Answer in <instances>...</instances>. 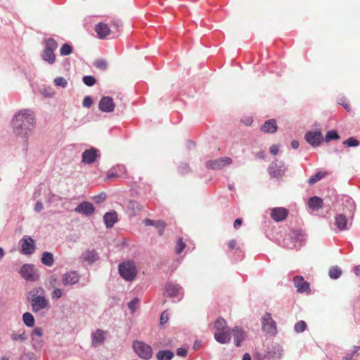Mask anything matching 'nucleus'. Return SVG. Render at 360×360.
Instances as JSON below:
<instances>
[{
	"mask_svg": "<svg viewBox=\"0 0 360 360\" xmlns=\"http://www.w3.org/2000/svg\"><path fill=\"white\" fill-rule=\"evenodd\" d=\"M22 321L27 327H32L34 325V318L30 312H25L22 315Z\"/></svg>",
	"mask_w": 360,
	"mask_h": 360,
	"instance_id": "obj_37",
	"label": "nucleus"
},
{
	"mask_svg": "<svg viewBox=\"0 0 360 360\" xmlns=\"http://www.w3.org/2000/svg\"><path fill=\"white\" fill-rule=\"evenodd\" d=\"M185 247H186V245L183 242L182 238H179L178 239L176 245V252L177 254H180L184 250Z\"/></svg>",
	"mask_w": 360,
	"mask_h": 360,
	"instance_id": "obj_49",
	"label": "nucleus"
},
{
	"mask_svg": "<svg viewBox=\"0 0 360 360\" xmlns=\"http://www.w3.org/2000/svg\"><path fill=\"white\" fill-rule=\"evenodd\" d=\"M141 204L136 200H130L127 205V210L130 216H135L141 210Z\"/></svg>",
	"mask_w": 360,
	"mask_h": 360,
	"instance_id": "obj_26",
	"label": "nucleus"
},
{
	"mask_svg": "<svg viewBox=\"0 0 360 360\" xmlns=\"http://www.w3.org/2000/svg\"><path fill=\"white\" fill-rule=\"evenodd\" d=\"M82 258L86 262L93 263L98 259V255L97 252L94 250H86L83 253Z\"/></svg>",
	"mask_w": 360,
	"mask_h": 360,
	"instance_id": "obj_31",
	"label": "nucleus"
},
{
	"mask_svg": "<svg viewBox=\"0 0 360 360\" xmlns=\"http://www.w3.org/2000/svg\"><path fill=\"white\" fill-rule=\"evenodd\" d=\"M44 209V205L41 202L37 201L34 206V211L37 212H41Z\"/></svg>",
	"mask_w": 360,
	"mask_h": 360,
	"instance_id": "obj_60",
	"label": "nucleus"
},
{
	"mask_svg": "<svg viewBox=\"0 0 360 360\" xmlns=\"http://www.w3.org/2000/svg\"><path fill=\"white\" fill-rule=\"evenodd\" d=\"M326 175H327V172H322V171L318 172L316 174H315L314 175L311 176L309 179L308 183L310 185H313L315 183L318 182L319 181L321 180Z\"/></svg>",
	"mask_w": 360,
	"mask_h": 360,
	"instance_id": "obj_36",
	"label": "nucleus"
},
{
	"mask_svg": "<svg viewBox=\"0 0 360 360\" xmlns=\"http://www.w3.org/2000/svg\"><path fill=\"white\" fill-rule=\"evenodd\" d=\"M28 300L34 313L49 308V301L46 297V291L42 287L34 288L30 290Z\"/></svg>",
	"mask_w": 360,
	"mask_h": 360,
	"instance_id": "obj_2",
	"label": "nucleus"
},
{
	"mask_svg": "<svg viewBox=\"0 0 360 360\" xmlns=\"http://www.w3.org/2000/svg\"><path fill=\"white\" fill-rule=\"evenodd\" d=\"M231 162L232 160L230 158L225 157L214 160H208L205 163V167L210 169H221Z\"/></svg>",
	"mask_w": 360,
	"mask_h": 360,
	"instance_id": "obj_8",
	"label": "nucleus"
},
{
	"mask_svg": "<svg viewBox=\"0 0 360 360\" xmlns=\"http://www.w3.org/2000/svg\"><path fill=\"white\" fill-rule=\"evenodd\" d=\"M107 332L101 329H97L91 333V345L94 347H97L102 345L106 338Z\"/></svg>",
	"mask_w": 360,
	"mask_h": 360,
	"instance_id": "obj_12",
	"label": "nucleus"
},
{
	"mask_svg": "<svg viewBox=\"0 0 360 360\" xmlns=\"http://www.w3.org/2000/svg\"><path fill=\"white\" fill-rule=\"evenodd\" d=\"M233 253L237 256L236 258V260H241L244 257V252L239 247L236 248Z\"/></svg>",
	"mask_w": 360,
	"mask_h": 360,
	"instance_id": "obj_55",
	"label": "nucleus"
},
{
	"mask_svg": "<svg viewBox=\"0 0 360 360\" xmlns=\"http://www.w3.org/2000/svg\"><path fill=\"white\" fill-rule=\"evenodd\" d=\"M41 261L42 264L47 266H53L54 262L53 254L49 252H44L42 254Z\"/></svg>",
	"mask_w": 360,
	"mask_h": 360,
	"instance_id": "obj_34",
	"label": "nucleus"
},
{
	"mask_svg": "<svg viewBox=\"0 0 360 360\" xmlns=\"http://www.w3.org/2000/svg\"><path fill=\"white\" fill-rule=\"evenodd\" d=\"M278 146L277 145H273L271 146L270 148V153L275 155L278 153Z\"/></svg>",
	"mask_w": 360,
	"mask_h": 360,
	"instance_id": "obj_62",
	"label": "nucleus"
},
{
	"mask_svg": "<svg viewBox=\"0 0 360 360\" xmlns=\"http://www.w3.org/2000/svg\"><path fill=\"white\" fill-rule=\"evenodd\" d=\"M165 292L167 296L176 298L179 301L183 297V288L176 283H167L165 286Z\"/></svg>",
	"mask_w": 360,
	"mask_h": 360,
	"instance_id": "obj_7",
	"label": "nucleus"
},
{
	"mask_svg": "<svg viewBox=\"0 0 360 360\" xmlns=\"http://www.w3.org/2000/svg\"><path fill=\"white\" fill-rule=\"evenodd\" d=\"M309 208L313 210H318L323 207V200L317 196L311 197L308 200Z\"/></svg>",
	"mask_w": 360,
	"mask_h": 360,
	"instance_id": "obj_29",
	"label": "nucleus"
},
{
	"mask_svg": "<svg viewBox=\"0 0 360 360\" xmlns=\"http://www.w3.org/2000/svg\"><path fill=\"white\" fill-rule=\"evenodd\" d=\"M234 338V344L236 347H240L242 342L246 338V333L240 327H235L231 332V335Z\"/></svg>",
	"mask_w": 360,
	"mask_h": 360,
	"instance_id": "obj_20",
	"label": "nucleus"
},
{
	"mask_svg": "<svg viewBox=\"0 0 360 360\" xmlns=\"http://www.w3.org/2000/svg\"><path fill=\"white\" fill-rule=\"evenodd\" d=\"M340 138L338 132L335 130H331L327 132L326 136V141L328 142L331 140H337Z\"/></svg>",
	"mask_w": 360,
	"mask_h": 360,
	"instance_id": "obj_43",
	"label": "nucleus"
},
{
	"mask_svg": "<svg viewBox=\"0 0 360 360\" xmlns=\"http://www.w3.org/2000/svg\"><path fill=\"white\" fill-rule=\"evenodd\" d=\"M286 168L283 162H274L269 167V172L272 177H279L285 172Z\"/></svg>",
	"mask_w": 360,
	"mask_h": 360,
	"instance_id": "obj_11",
	"label": "nucleus"
},
{
	"mask_svg": "<svg viewBox=\"0 0 360 360\" xmlns=\"http://www.w3.org/2000/svg\"><path fill=\"white\" fill-rule=\"evenodd\" d=\"M144 224L146 226H154L158 229V233L160 236H162L164 232V229L165 227V223L163 221L158 220L154 221L150 219H146L144 220Z\"/></svg>",
	"mask_w": 360,
	"mask_h": 360,
	"instance_id": "obj_25",
	"label": "nucleus"
},
{
	"mask_svg": "<svg viewBox=\"0 0 360 360\" xmlns=\"http://www.w3.org/2000/svg\"><path fill=\"white\" fill-rule=\"evenodd\" d=\"M283 354V349L281 347L277 345L273 348L272 351L269 352V358L271 359H279Z\"/></svg>",
	"mask_w": 360,
	"mask_h": 360,
	"instance_id": "obj_35",
	"label": "nucleus"
},
{
	"mask_svg": "<svg viewBox=\"0 0 360 360\" xmlns=\"http://www.w3.org/2000/svg\"><path fill=\"white\" fill-rule=\"evenodd\" d=\"M54 84L56 86H61L63 88H65L68 86L67 80L62 77H56L54 79Z\"/></svg>",
	"mask_w": 360,
	"mask_h": 360,
	"instance_id": "obj_46",
	"label": "nucleus"
},
{
	"mask_svg": "<svg viewBox=\"0 0 360 360\" xmlns=\"http://www.w3.org/2000/svg\"><path fill=\"white\" fill-rule=\"evenodd\" d=\"M58 47V44L53 38H49L45 40V48L49 50L55 51Z\"/></svg>",
	"mask_w": 360,
	"mask_h": 360,
	"instance_id": "obj_40",
	"label": "nucleus"
},
{
	"mask_svg": "<svg viewBox=\"0 0 360 360\" xmlns=\"http://www.w3.org/2000/svg\"><path fill=\"white\" fill-rule=\"evenodd\" d=\"M229 250L230 251H235L236 248L238 247L236 246V241L235 240H231L228 243Z\"/></svg>",
	"mask_w": 360,
	"mask_h": 360,
	"instance_id": "obj_59",
	"label": "nucleus"
},
{
	"mask_svg": "<svg viewBox=\"0 0 360 360\" xmlns=\"http://www.w3.org/2000/svg\"><path fill=\"white\" fill-rule=\"evenodd\" d=\"M34 115L30 109L18 111L11 120L13 133L18 136L27 138L34 129Z\"/></svg>",
	"mask_w": 360,
	"mask_h": 360,
	"instance_id": "obj_1",
	"label": "nucleus"
},
{
	"mask_svg": "<svg viewBox=\"0 0 360 360\" xmlns=\"http://www.w3.org/2000/svg\"><path fill=\"white\" fill-rule=\"evenodd\" d=\"M261 131L264 133H274L277 131V124L275 120H266L261 127Z\"/></svg>",
	"mask_w": 360,
	"mask_h": 360,
	"instance_id": "obj_24",
	"label": "nucleus"
},
{
	"mask_svg": "<svg viewBox=\"0 0 360 360\" xmlns=\"http://www.w3.org/2000/svg\"><path fill=\"white\" fill-rule=\"evenodd\" d=\"M293 282L298 292H309L310 291L309 283L304 281L302 276H295L293 278Z\"/></svg>",
	"mask_w": 360,
	"mask_h": 360,
	"instance_id": "obj_18",
	"label": "nucleus"
},
{
	"mask_svg": "<svg viewBox=\"0 0 360 360\" xmlns=\"http://www.w3.org/2000/svg\"><path fill=\"white\" fill-rule=\"evenodd\" d=\"M305 139L311 146L316 147L323 141V136L319 131H308L305 134Z\"/></svg>",
	"mask_w": 360,
	"mask_h": 360,
	"instance_id": "obj_14",
	"label": "nucleus"
},
{
	"mask_svg": "<svg viewBox=\"0 0 360 360\" xmlns=\"http://www.w3.org/2000/svg\"><path fill=\"white\" fill-rule=\"evenodd\" d=\"M118 271L120 276L127 281H132L137 275V269L132 261H124L119 264Z\"/></svg>",
	"mask_w": 360,
	"mask_h": 360,
	"instance_id": "obj_3",
	"label": "nucleus"
},
{
	"mask_svg": "<svg viewBox=\"0 0 360 360\" xmlns=\"http://www.w3.org/2000/svg\"><path fill=\"white\" fill-rule=\"evenodd\" d=\"M168 320H169V314L167 311H165L162 313V314L160 316V324L162 325V324L166 323Z\"/></svg>",
	"mask_w": 360,
	"mask_h": 360,
	"instance_id": "obj_53",
	"label": "nucleus"
},
{
	"mask_svg": "<svg viewBox=\"0 0 360 360\" xmlns=\"http://www.w3.org/2000/svg\"><path fill=\"white\" fill-rule=\"evenodd\" d=\"M158 360H171L174 357V353L171 350H160L157 354Z\"/></svg>",
	"mask_w": 360,
	"mask_h": 360,
	"instance_id": "obj_33",
	"label": "nucleus"
},
{
	"mask_svg": "<svg viewBox=\"0 0 360 360\" xmlns=\"http://www.w3.org/2000/svg\"><path fill=\"white\" fill-rule=\"evenodd\" d=\"M132 346L134 351L141 359L148 360L152 357L153 350L149 345L142 341L134 340Z\"/></svg>",
	"mask_w": 360,
	"mask_h": 360,
	"instance_id": "obj_4",
	"label": "nucleus"
},
{
	"mask_svg": "<svg viewBox=\"0 0 360 360\" xmlns=\"http://www.w3.org/2000/svg\"><path fill=\"white\" fill-rule=\"evenodd\" d=\"M106 198V195L105 193H101L98 195H96L94 197V202H96V203H100V202H103Z\"/></svg>",
	"mask_w": 360,
	"mask_h": 360,
	"instance_id": "obj_54",
	"label": "nucleus"
},
{
	"mask_svg": "<svg viewBox=\"0 0 360 360\" xmlns=\"http://www.w3.org/2000/svg\"><path fill=\"white\" fill-rule=\"evenodd\" d=\"M262 330L270 335H274L277 333L276 321L272 319L270 313H266L262 318Z\"/></svg>",
	"mask_w": 360,
	"mask_h": 360,
	"instance_id": "obj_5",
	"label": "nucleus"
},
{
	"mask_svg": "<svg viewBox=\"0 0 360 360\" xmlns=\"http://www.w3.org/2000/svg\"><path fill=\"white\" fill-rule=\"evenodd\" d=\"M176 354L178 356H185L187 354V350L184 348L181 347L177 349Z\"/></svg>",
	"mask_w": 360,
	"mask_h": 360,
	"instance_id": "obj_61",
	"label": "nucleus"
},
{
	"mask_svg": "<svg viewBox=\"0 0 360 360\" xmlns=\"http://www.w3.org/2000/svg\"><path fill=\"white\" fill-rule=\"evenodd\" d=\"M20 274L27 281H37L39 276L32 264H26L22 266L20 269Z\"/></svg>",
	"mask_w": 360,
	"mask_h": 360,
	"instance_id": "obj_6",
	"label": "nucleus"
},
{
	"mask_svg": "<svg viewBox=\"0 0 360 360\" xmlns=\"http://www.w3.org/2000/svg\"><path fill=\"white\" fill-rule=\"evenodd\" d=\"M140 300L138 298L133 299L131 302H129L128 307L131 312H134L139 304Z\"/></svg>",
	"mask_w": 360,
	"mask_h": 360,
	"instance_id": "obj_47",
	"label": "nucleus"
},
{
	"mask_svg": "<svg viewBox=\"0 0 360 360\" xmlns=\"http://www.w3.org/2000/svg\"><path fill=\"white\" fill-rule=\"evenodd\" d=\"M43 335V330L41 328H35L32 333V342L34 348L40 347L41 340H39Z\"/></svg>",
	"mask_w": 360,
	"mask_h": 360,
	"instance_id": "obj_27",
	"label": "nucleus"
},
{
	"mask_svg": "<svg viewBox=\"0 0 360 360\" xmlns=\"http://www.w3.org/2000/svg\"><path fill=\"white\" fill-rule=\"evenodd\" d=\"M94 65L100 70H106L108 68V63L104 60H98L94 62Z\"/></svg>",
	"mask_w": 360,
	"mask_h": 360,
	"instance_id": "obj_48",
	"label": "nucleus"
},
{
	"mask_svg": "<svg viewBox=\"0 0 360 360\" xmlns=\"http://www.w3.org/2000/svg\"><path fill=\"white\" fill-rule=\"evenodd\" d=\"M72 52V48L68 44H64L60 49L61 56H68Z\"/></svg>",
	"mask_w": 360,
	"mask_h": 360,
	"instance_id": "obj_42",
	"label": "nucleus"
},
{
	"mask_svg": "<svg viewBox=\"0 0 360 360\" xmlns=\"http://www.w3.org/2000/svg\"><path fill=\"white\" fill-rule=\"evenodd\" d=\"M79 279L80 276L79 274L75 271H71L62 276L61 281L65 286H68L77 283Z\"/></svg>",
	"mask_w": 360,
	"mask_h": 360,
	"instance_id": "obj_13",
	"label": "nucleus"
},
{
	"mask_svg": "<svg viewBox=\"0 0 360 360\" xmlns=\"http://www.w3.org/2000/svg\"><path fill=\"white\" fill-rule=\"evenodd\" d=\"M117 221V214L114 210L105 213L103 216V221L108 229L112 228Z\"/></svg>",
	"mask_w": 360,
	"mask_h": 360,
	"instance_id": "obj_23",
	"label": "nucleus"
},
{
	"mask_svg": "<svg viewBox=\"0 0 360 360\" xmlns=\"http://www.w3.org/2000/svg\"><path fill=\"white\" fill-rule=\"evenodd\" d=\"M116 177H120V173L115 172L114 169L111 172H109L107 174V179L111 180Z\"/></svg>",
	"mask_w": 360,
	"mask_h": 360,
	"instance_id": "obj_58",
	"label": "nucleus"
},
{
	"mask_svg": "<svg viewBox=\"0 0 360 360\" xmlns=\"http://www.w3.org/2000/svg\"><path fill=\"white\" fill-rule=\"evenodd\" d=\"M92 103L93 101L91 96H87L84 97L82 102V105L84 107L89 108L91 106Z\"/></svg>",
	"mask_w": 360,
	"mask_h": 360,
	"instance_id": "obj_52",
	"label": "nucleus"
},
{
	"mask_svg": "<svg viewBox=\"0 0 360 360\" xmlns=\"http://www.w3.org/2000/svg\"><path fill=\"white\" fill-rule=\"evenodd\" d=\"M242 224V219H236L235 221H234V223H233V227L236 229H238L240 225Z\"/></svg>",
	"mask_w": 360,
	"mask_h": 360,
	"instance_id": "obj_63",
	"label": "nucleus"
},
{
	"mask_svg": "<svg viewBox=\"0 0 360 360\" xmlns=\"http://www.w3.org/2000/svg\"><path fill=\"white\" fill-rule=\"evenodd\" d=\"M214 337L217 342L221 344H226L231 340V331L229 329L215 331Z\"/></svg>",
	"mask_w": 360,
	"mask_h": 360,
	"instance_id": "obj_21",
	"label": "nucleus"
},
{
	"mask_svg": "<svg viewBox=\"0 0 360 360\" xmlns=\"http://www.w3.org/2000/svg\"><path fill=\"white\" fill-rule=\"evenodd\" d=\"M112 26L119 30V28L122 27V23L120 20H117L112 22Z\"/></svg>",
	"mask_w": 360,
	"mask_h": 360,
	"instance_id": "obj_64",
	"label": "nucleus"
},
{
	"mask_svg": "<svg viewBox=\"0 0 360 360\" xmlns=\"http://www.w3.org/2000/svg\"><path fill=\"white\" fill-rule=\"evenodd\" d=\"M41 57L44 60L48 62L50 64H53L56 60L54 51L52 50H49L46 48L41 54Z\"/></svg>",
	"mask_w": 360,
	"mask_h": 360,
	"instance_id": "obj_32",
	"label": "nucleus"
},
{
	"mask_svg": "<svg viewBox=\"0 0 360 360\" xmlns=\"http://www.w3.org/2000/svg\"><path fill=\"white\" fill-rule=\"evenodd\" d=\"M179 171L182 174H186L189 172V167L187 164H185V163L181 164L179 167Z\"/></svg>",
	"mask_w": 360,
	"mask_h": 360,
	"instance_id": "obj_57",
	"label": "nucleus"
},
{
	"mask_svg": "<svg viewBox=\"0 0 360 360\" xmlns=\"http://www.w3.org/2000/svg\"><path fill=\"white\" fill-rule=\"evenodd\" d=\"M99 156V151L95 148L85 150L82 153V162L86 165L94 163Z\"/></svg>",
	"mask_w": 360,
	"mask_h": 360,
	"instance_id": "obj_10",
	"label": "nucleus"
},
{
	"mask_svg": "<svg viewBox=\"0 0 360 360\" xmlns=\"http://www.w3.org/2000/svg\"><path fill=\"white\" fill-rule=\"evenodd\" d=\"M95 32L99 39H105L110 33V29L105 23L99 22L95 25Z\"/></svg>",
	"mask_w": 360,
	"mask_h": 360,
	"instance_id": "obj_22",
	"label": "nucleus"
},
{
	"mask_svg": "<svg viewBox=\"0 0 360 360\" xmlns=\"http://www.w3.org/2000/svg\"><path fill=\"white\" fill-rule=\"evenodd\" d=\"M20 360H35V355L32 352L24 353L20 356Z\"/></svg>",
	"mask_w": 360,
	"mask_h": 360,
	"instance_id": "obj_51",
	"label": "nucleus"
},
{
	"mask_svg": "<svg viewBox=\"0 0 360 360\" xmlns=\"http://www.w3.org/2000/svg\"><path fill=\"white\" fill-rule=\"evenodd\" d=\"M288 210L284 207H274L271 210V217L275 221H281L286 219Z\"/></svg>",
	"mask_w": 360,
	"mask_h": 360,
	"instance_id": "obj_17",
	"label": "nucleus"
},
{
	"mask_svg": "<svg viewBox=\"0 0 360 360\" xmlns=\"http://www.w3.org/2000/svg\"><path fill=\"white\" fill-rule=\"evenodd\" d=\"M307 324L304 321H300L295 324L294 329L297 333H302L305 330Z\"/></svg>",
	"mask_w": 360,
	"mask_h": 360,
	"instance_id": "obj_44",
	"label": "nucleus"
},
{
	"mask_svg": "<svg viewBox=\"0 0 360 360\" xmlns=\"http://www.w3.org/2000/svg\"><path fill=\"white\" fill-rule=\"evenodd\" d=\"M290 238L292 240L295 241V243L292 245H288V248H300L302 245V242L304 240V235L299 230L292 231Z\"/></svg>",
	"mask_w": 360,
	"mask_h": 360,
	"instance_id": "obj_19",
	"label": "nucleus"
},
{
	"mask_svg": "<svg viewBox=\"0 0 360 360\" xmlns=\"http://www.w3.org/2000/svg\"><path fill=\"white\" fill-rule=\"evenodd\" d=\"M63 295V291L61 289L55 288L51 292V298L53 300H58Z\"/></svg>",
	"mask_w": 360,
	"mask_h": 360,
	"instance_id": "obj_50",
	"label": "nucleus"
},
{
	"mask_svg": "<svg viewBox=\"0 0 360 360\" xmlns=\"http://www.w3.org/2000/svg\"><path fill=\"white\" fill-rule=\"evenodd\" d=\"M115 103L113 99L110 96H104L103 97L98 105V108L101 111L105 112H111L115 109Z\"/></svg>",
	"mask_w": 360,
	"mask_h": 360,
	"instance_id": "obj_15",
	"label": "nucleus"
},
{
	"mask_svg": "<svg viewBox=\"0 0 360 360\" xmlns=\"http://www.w3.org/2000/svg\"><path fill=\"white\" fill-rule=\"evenodd\" d=\"M214 328L216 331L224 330L229 329L226 326V322L223 318H218L214 323Z\"/></svg>",
	"mask_w": 360,
	"mask_h": 360,
	"instance_id": "obj_39",
	"label": "nucleus"
},
{
	"mask_svg": "<svg viewBox=\"0 0 360 360\" xmlns=\"http://www.w3.org/2000/svg\"><path fill=\"white\" fill-rule=\"evenodd\" d=\"M75 211L86 216H90L94 212L95 208L91 202L84 201L75 207Z\"/></svg>",
	"mask_w": 360,
	"mask_h": 360,
	"instance_id": "obj_16",
	"label": "nucleus"
},
{
	"mask_svg": "<svg viewBox=\"0 0 360 360\" xmlns=\"http://www.w3.org/2000/svg\"><path fill=\"white\" fill-rule=\"evenodd\" d=\"M342 270L338 266H332L330 270L328 275L331 279H338L342 275Z\"/></svg>",
	"mask_w": 360,
	"mask_h": 360,
	"instance_id": "obj_38",
	"label": "nucleus"
},
{
	"mask_svg": "<svg viewBox=\"0 0 360 360\" xmlns=\"http://www.w3.org/2000/svg\"><path fill=\"white\" fill-rule=\"evenodd\" d=\"M11 339L13 342H23L27 339L25 329H20L11 335Z\"/></svg>",
	"mask_w": 360,
	"mask_h": 360,
	"instance_id": "obj_28",
	"label": "nucleus"
},
{
	"mask_svg": "<svg viewBox=\"0 0 360 360\" xmlns=\"http://www.w3.org/2000/svg\"><path fill=\"white\" fill-rule=\"evenodd\" d=\"M83 82L88 86H92L96 84V79L91 75L84 76L82 78Z\"/></svg>",
	"mask_w": 360,
	"mask_h": 360,
	"instance_id": "obj_45",
	"label": "nucleus"
},
{
	"mask_svg": "<svg viewBox=\"0 0 360 360\" xmlns=\"http://www.w3.org/2000/svg\"><path fill=\"white\" fill-rule=\"evenodd\" d=\"M114 170L118 173H120V177L123 176L126 174V168L124 165H117L114 168Z\"/></svg>",
	"mask_w": 360,
	"mask_h": 360,
	"instance_id": "obj_56",
	"label": "nucleus"
},
{
	"mask_svg": "<svg viewBox=\"0 0 360 360\" xmlns=\"http://www.w3.org/2000/svg\"><path fill=\"white\" fill-rule=\"evenodd\" d=\"M335 224L340 231L347 229V219L343 214H338L335 219Z\"/></svg>",
	"mask_w": 360,
	"mask_h": 360,
	"instance_id": "obj_30",
	"label": "nucleus"
},
{
	"mask_svg": "<svg viewBox=\"0 0 360 360\" xmlns=\"http://www.w3.org/2000/svg\"><path fill=\"white\" fill-rule=\"evenodd\" d=\"M21 252L24 255H32L35 250V242L30 236H25L20 240Z\"/></svg>",
	"mask_w": 360,
	"mask_h": 360,
	"instance_id": "obj_9",
	"label": "nucleus"
},
{
	"mask_svg": "<svg viewBox=\"0 0 360 360\" xmlns=\"http://www.w3.org/2000/svg\"><path fill=\"white\" fill-rule=\"evenodd\" d=\"M345 147H356L359 145V141L354 137H349L342 143Z\"/></svg>",
	"mask_w": 360,
	"mask_h": 360,
	"instance_id": "obj_41",
	"label": "nucleus"
}]
</instances>
